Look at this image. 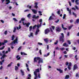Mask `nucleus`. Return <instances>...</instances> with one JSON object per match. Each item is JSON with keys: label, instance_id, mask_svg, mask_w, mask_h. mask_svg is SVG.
<instances>
[{"label": "nucleus", "instance_id": "f257e3e1", "mask_svg": "<svg viewBox=\"0 0 79 79\" xmlns=\"http://www.w3.org/2000/svg\"><path fill=\"white\" fill-rule=\"evenodd\" d=\"M50 31L52 33H53V30H52V29L51 27L49 28H49L46 29L44 30L45 34H48L49 32H50Z\"/></svg>", "mask_w": 79, "mask_h": 79}, {"label": "nucleus", "instance_id": "f03ea898", "mask_svg": "<svg viewBox=\"0 0 79 79\" xmlns=\"http://www.w3.org/2000/svg\"><path fill=\"white\" fill-rule=\"evenodd\" d=\"M61 36H60L59 38L60 39V42H62V43H63L64 42V34L63 33H61Z\"/></svg>", "mask_w": 79, "mask_h": 79}, {"label": "nucleus", "instance_id": "7ed1b4c3", "mask_svg": "<svg viewBox=\"0 0 79 79\" xmlns=\"http://www.w3.org/2000/svg\"><path fill=\"white\" fill-rule=\"evenodd\" d=\"M39 69H37L35 70V71L34 72V74L35 75V78L34 79H37L38 77H37V73H39Z\"/></svg>", "mask_w": 79, "mask_h": 79}, {"label": "nucleus", "instance_id": "20e7f679", "mask_svg": "<svg viewBox=\"0 0 79 79\" xmlns=\"http://www.w3.org/2000/svg\"><path fill=\"white\" fill-rule=\"evenodd\" d=\"M37 60H38V63L40 64V63H44V59L43 58H40V57H37Z\"/></svg>", "mask_w": 79, "mask_h": 79}, {"label": "nucleus", "instance_id": "39448f33", "mask_svg": "<svg viewBox=\"0 0 79 79\" xmlns=\"http://www.w3.org/2000/svg\"><path fill=\"white\" fill-rule=\"evenodd\" d=\"M22 23H23V26H25V25H26V26L27 27H29V26L30 24V23H24V22L23 21V22Z\"/></svg>", "mask_w": 79, "mask_h": 79}, {"label": "nucleus", "instance_id": "423d86ee", "mask_svg": "<svg viewBox=\"0 0 79 79\" xmlns=\"http://www.w3.org/2000/svg\"><path fill=\"white\" fill-rule=\"evenodd\" d=\"M78 68V67L77 66V64H75L73 66V70L74 71H75L76 69H77Z\"/></svg>", "mask_w": 79, "mask_h": 79}, {"label": "nucleus", "instance_id": "0eeeda50", "mask_svg": "<svg viewBox=\"0 0 79 79\" xmlns=\"http://www.w3.org/2000/svg\"><path fill=\"white\" fill-rule=\"evenodd\" d=\"M16 43L18 44V38H16L15 40L13 42H12V44H15Z\"/></svg>", "mask_w": 79, "mask_h": 79}, {"label": "nucleus", "instance_id": "6e6552de", "mask_svg": "<svg viewBox=\"0 0 79 79\" xmlns=\"http://www.w3.org/2000/svg\"><path fill=\"white\" fill-rule=\"evenodd\" d=\"M56 29L57 32H60L61 31V28L60 27H56Z\"/></svg>", "mask_w": 79, "mask_h": 79}, {"label": "nucleus", "instance_id": "1a4fd4ad", "mask_svg": "<svg viewBox=\"0 0 79 79\" xmlns=\"http://www.w3.org/2000/svg\"><path fill=\"white\" fill-rule=\"evenodd\" d=\"M6 57H7V56L5 54H4L2 56V57H1V60H2V59H4L5 58H6Z\"/></svg>", "mask_w": 79, "mask_h": 79}, {"label": "nucleus", "instance_id": "9d476101", "mask_svg": "<svg viewBox=\"0 0 79 79\" xmlns=\"http://www.w3.org/2000/svg\"><path fill=\"white\" fill-rule=\"evenodd\" d=\"M56 70L57 71H59L60 73H63V71L62 70H61V69H56Z\"/></svg>", "mask_w": 79, "mask_h": 79}, {"label": "nucleus", "instance_id": "9b49d317", "mask_svg": "<svg viewBox=\"0 0 79 79\" xmlns=\"http://www.w3.org/2000/svg\"><path fill=\"white\" fill-rule=\"evenodd\" d=\"M39 31H40L39 29V28H37L36 30V31L35 35H37V34H38V33L39 32Z\"/></svg>", "mask_w": 79, "mask_h": 79}, {"label": "nucleus", "instance_id": "f8f14e48", "mask_svg": "<svg viewBox=\"0 0 79 79\" xmlns=\"http://www.w3.org/2000/svg\"><path fill=\"white\" fill-rule=\"evenodd\" d=\"M37 57H35L34 59V63H35V62H36V63L37 62Z\"/></svg>", "mask_w": 79, "mask_h": 79}, {"label": "nucleus", "instance_id": "ddd939ff", "mask_svg": "<svg viewBox=\"0 0 79 79\" xmlns=\"http://www.w3.org/2000/svg\"><path fill=\"white\" fill-rule=\"evenodd\" d=\"M34 5H35L34 6V7L35 8H38V6H37V5H38V3L36 2L35 3Z\"/></svg>", "mask_w": 79, "mask_h": 79}, {"label": "nucleus", "instance_id": "4468645a", "mask_svg": "<svg viewBox=\"0 0 79 79\" xmlns=\"http://www.w3.org/2000/svg\"><path fill=\"white\" fill-rule=\"evenodd\" d=\"M64 47H68V44H66V43H65L63 44Z\"/></svg>", "mask_w": 79, "mask_h": 79}, {"label": "nucleus", "instance_id": "2eb2a0df", "mask_svg": "<svg viewBox=\"0 0 79 79\" xmlns=\"http://www.w3.org/2000/svg\"><path fill=\"white\" fill-rule=\"evenodd\" d=\"M31 10L32 11H33L34 13V14H36L37 13V10H34V9H32Z\"/></svg>", "mask_w": 79, "mask_h": 79}, {"label": "nucleus", "instance_id": "dca6fc26", "mask_svg": "<svg viewBox=\"0 0 79 79\" xmlns=\"http://www.w3.org/2000/svg\"><path fill=\"white\" fill-rule=\"evenodd\" d=\"M19 55H17L16 57V58H17V60H19L21 59V57H19Z\"/></svg>", "mask_w": 79, "mask_h": 79}, {"label": "nucleus", "instance_id": "f3484780", "mask_svg": "<svg viewBox=\"0 0 79 79\" xmlns=\"http://www.w3.org/2000/svg\"><path fill=\"white\" fill-rule=\"evenodd\" d=\"M62 27L64 29V30H66L67 29V28L64 27V25L63 24H62Z\"/></svg>", "mask_w": 79, "mask_h": 79}, {"label": "nucleus", "instance_id": "a211bd4d", "mask_svg": "<svg viewBox=\"0 0 79 79\" xmlns=\"http://www.w3.org/2000/svg\"><path fill=\"white\" fill-rule=\"evenodd\" d=\"M21 55H27V54L24 52H21Z\"/></svg>", "mask_w": 79, "mask_h": 79}, {"label": "nucleus", "instance_id": "6ab92c4d", "mask_svg": "<svg viewBox=\"0 0 79 79\" xmlns=\"http://www.w3.org/2000/svg\"><path fill=\"white\" fill-rule=\"evenodd\" d=\"M69 78V75H67L65 77V79H68Z\"/></svg>", "mask_w": 79, "mask_h": 79}, {"label": "nucleus", "instance_id": "aec40b11", "mask_svg": "<svg viewBox=\"0 0 79 79\" xmlns=\"http://www.w3.org/2000/svg\"><path fill=\"white\" fill-rule=\"evenodd\" d=\"M20 71L22 73V76H24V72H23V71L22 70H21Z\"/></svg>", "mask_w": 79, "mask_h": 79}, {"label": "nucleus", "instance_id": "412c9836", "mask_svg": "<svg viewBox=\"0 0 79 79\" xmlns=\"http://www.w3.org/2000/svg\"><path fill=\"white\" fill-rule=\"evenodd\" d=\"M52 19H53V18L52 17V16H51L49 19V20H52Z\"/></svg>", "mask_w": 79, "mask_h": 79}, {"label": "nucleus", "instance_id": "4be33fe9", "mask_svg": "<svg viewBox=\"0 0 79 79\" xmlns=\"http://www.w3.org/2000/svg\"><path fill=\"white\" fill-rule=\"evenodd\" d=\"M44 42H45L46 43H48V41L47 39H44Z\"/></svg>", "mask_w": 79, "mask_h": 79}, {"label": "nucleus", "instance_id": "5701e85b", "mask_svg": "<svg viewBox=\"0 0 79 79\" xmlns=\"http://www.w3.org/2000/svg\"><path fill=\"white\" fill-rule=\"evenodd\" d=\"M32 26H31L29 27V31H32Z\"/></svg>", "mask_w": 79, "mask_h": 79}, {"label": "nucleus", "instance_id": "b1692460", "mask_svg": "<svg viewBox=\"0 0 79 79\" xmlns=\"http://www.w3.org/2000/svg\"><path fill=\"white\" fill-rule=\"evenodd\" d=\"M79 22V19H77L76 20V22L75 23V24H76V23H78Z\"/></svg>", "mask_w": 79, "mask_h": 79}, {"label": "nucleus", "instance_id": "393cba45", "mask_svg": "<svg viewBox=\"0 0 79 79\" xmlns=\"http://www.w3.org/2000/svg\"><path fill=\"white\" fill-rule=\"evenodd\" d=\"M75 3L76 5H79V3L78 2V0H75Z\"/></svg>", "mask_w": 79, "mask_h": 79}, {"label": "nucleus", "instance_id": "a878e982", "mask_svg": "<svg viewBox=\"0 0 79 79\" xmlns=\"http://www.w3.org/2000/svg\"><path fill=\"white\" fill-rule=\"evenodd\" d=\"M50 55V52H48L47 54V55H44V56H46V57H47L48 56H49Z\"/></svg>", "mask_w": 79, "mask_h": 79}, {"label": "nucleus", "instance_id": "bb28decb", "mask_svg": "<svg viewBox=\"0 0 79 79\" xmlns=\"http://www.w3.org/2000/svg\"><path fill=\"white\" fill-rule=\"evenodd\" d=\"M5 47L4 46H2V48H0V50H3L4 48H5Z\"/></svg>", "mask_w": 79, "mask_h": 79}, {"label": "nucleus", "instance_id": "cd10ccee", "mask_svg": "<svg viewBox=\"0 0 79 79\" xmlns=\"http://www.w3.org/2000/svg\"><path fill=\"white\" fill-rule=\"evenodd\" d=\"M5 47L4 46H2V48H0V50H3L4 48H5Z\"/></svg>", "mask_w": 79, "mask_h": 79}, {"label": "nucleus", "instance_id": "c85d7f7f", "mask_svg": "<svg viewBox=\"0 0 79 79\" xmlns=\"http://www.w3.org/2000/svg\"><path fill=\"white\" fill-rule=\"evenodd\" d=\"M8 42V40H5L4 41V42L3 43H4V44H6V43H7Z\"/></svg>", "mask_w": 79, "mask_h": 79}, {"label": "nucleus", "instance_id": "c756f323", "mask_svg": "<svg viewBox=\"0 0 79 79\" xmlns=\"http://www.w3.org/2000/svg\"><path fill=\"white\" fill-rule=\"evenodd\" d=\"M36 27H37V25H35L34 26H33L32 27L33 29H35V28H36Z\"/></svg>", "mask_w": 79, "mask_h": 79}, {"label": "nucleus", "instance_id": "7c9ffc66", "mask_svg": "<svg viewBox=\"0 0 79 79\" xmlns=\"http://www.w3.org/2000/svg\"><path fill=\"white\" fill-rule=\"evenodd\" d=\"M73 15H74V16H75V18H76L77 17V15L74 12H73Z\"/></svg>", "mask_w": 79, "mask_h": 79}, {"label": "nucleus", "instance_id": "2f4dec72", "mask_svg": "<svg viewBox=\"0 0 79 79\" xmlns=\"http://www.w3.org/2000/svg\"><path fill=\"white\" fill-rule=\"evenodd\" d=\"M13 63V62H11L10 64H9L8 65L7 67H10L11 66V64Z\"/></svg>", "mask_w": 79, "mask_h": 79}, {"label": "nucleus", "instance_id": "473e14b6", "mask_svg": "<svg viewBox=\"0 0 79 79\" xmlns=\"http://www.w3.org/2000/svg\"><path fill=\"white\" fill-rule=\"evenodd\" d=\"M51 27L53 30H55V27L54 26H51Z\"/></svg>", "mask_w": 79, "mask_h": 79}, {"label": "nucleus", "instance_id": "72a5a7b5", "mask_svg": "<svg viewBox=\"0 0 79 79\" xmlns=\"http://www.w3.org/2000/svg\"><path fill=\"white\" fill-rule=\"evenodd\" d=\"M57 13L58 14V15H60V9H59L58 11L57 12Z\"/></svg>", "mask_w": 79, "mask_h": 79}, {"label": "nucleus", "instance_id": "f704fd0d", "mask_svg": "<svg viewBox=\"0 0 79 79\" xmlns=\"http://www.w3.org/2000/svg\"><path fill=\"white\" fill-rule=\"evenodd\" d=\"M66 14H64L63 17V19H65V18H66Z\"/></svg>", "mask_w": 79, "mask_h": 79}, {"label": "nucleus", "instance_id": "c9c22d12", "mask_svg": "<svg viewBox=\"0 0 79 79\" xmlns=\"http://www.w3.org/2000/svg\"><path fill=\"white\" fill-rule=\"evenodd\" d=\"M2 45H5V44H4V43H1V42H0V46H2Z\"/></svg>", "mask_w": 79, "mask_h": 79}, {"label": "nucleus", "instance_id": "e433bc0d", "mask_svg": "<svg viewBox=\"0 0 79 79\" xmlns=\"http://www.w3.org/2000/svg\"><path fill=\"white\" fill-rule=\"evenodd\" d=\"M36 17V15H33L32 17V18H33V19H35Z\"/></svg>", "mask_w": 79, "mask_h": 79}, {"label": "nucleus", "instance_id": "4c0bfd02", "mask_svg": "<svg viewBox=\"0 0 79 79\" xmlns=\"http://www.w3.org/2000/svg\"><path fill=\"white\" fill-rule=\"evenodd\" d=\"M27 17H28V18H31V14H28V15H27Z\"/></svg>", "mask_w": 79, "mask_h": 79}, {"label": "nucleus", "instance_id": "58836bf2", "mask_svg": "<svg viewBox=\"0 0 79 79\" xmlns=\"http://www.w3.org/2000/svg\"><path fill=\"white\" fill-rule=\"evenodd\" d=\"M77 55H76L75 56V58L76 59V60H78V59L77 58Z\"/></svg>", "mask_w": 79, "mask_h": 79}, {"label": "nucleus", "instance_id": "ea45409f", "mask_svg": "<svg viewBox=\"0 0 79 79\" xmlns=\"http://www.w3.org/2000/svg\"><path fill=\"white\" fill-rule=\"evenodd\" d=\"M22 48V47L21 46L19 47V48H18V51H19V50H20Z\"/></svg>", "mask_w": 79, "mask_h": 79}, {"label": "nucleus", "instance_id": "a19ab883", "mask_svg": "<svg viewBox=\"0 0 79 79\" xmlns=\"http://www.w3.org/2000/svg\"><path fill=\"white\" fill-rule=\"evenodd\" d=\"M18 69V67L17 66H15V70L16 71Z\"/></svg>", "mask_w": 79, "mask_h": 79}, {"label": "nucleus", "instance_id": "79ce46f5", "mask_svg": "<svg viewBox=\"0 0 79 79\" xmlns=\"http://www.w3.org/2000/svg\"><path fill=\"white\" fill-rule=\"evenodd\" d=\"M73 25H71L69 26V29H71V28L72 27H73Z\"/></svg>", "mask_w": 79, "mask_h": 79}, {"label": "nucleus", "instance_id": "37998d69", "mask_svg": "<svg viewBox=\"0 0 79 79\" xmlns=\"http://www.w3.org/2000/svg\"><path fill=\"white\" fill-rule=\"evenodd\" d=\"M67 42L69 44V45H70V44H71V41H70L69 40H68Z\"/></svg>", "mask_w": 79, "mask_h": 79}, {"label": "nucleus", "instance_id": "c03bdc74", "mask_svg": "<svg viewBox=\"0 0 79 79\" xmlns=\"http://www.w3.org/2000/svg\"><path fill=\"white\" fill-rule=\"evenodd\" d=\"M16 28L15 27H14V30H13V32H16Z\"/></svg>", "mask_w": 79, "mask_h": 79}, {"label": "nucleus", "instance_id": "a18cd8bd", "mask_svg": "<svg viewBox=\"0 0 79 79\" xmlns=\"http://www.w3.org/2000/svg\"><path fill=\"white\" fill-rule=\"evenodd\" d=\"M15 40V37H14V35H13V36L12 37V40Z\"/></svg>", "mask_w": 79, "mask_h": 79}, {"label": "nucleus", "instance_id": "49530a36", "mask_svg": "<svg viewBox=\"0 0 79 79\" xmlns=\"http://www.w3.org/2000/svg\"><path fill=\"white\" fill-rule=\"evenodd\" d=\"M8 33V31H6L4 32V34L5 35H6Z\"/></svg>", "mask_w": 79, "mask_h": 79}, {"label": "nucleus", "instance_id": "de8ad7c7", "mask_svg": "<svg viewBox=\"0 0 79 79\" xmlns=\"http://www.w3.org/2000/svg\"><path fill=\"white\" fill-rule=\"evenodd\" d=\"M27 11H29V10L28 9H27V10H24V12H27Z\"/></svg>", "mask_w": 79, "mask_h": 79}, {"label": "nucleus", "instance_id": "09e8293b", "mask_svg": "<svg viewBox=\"0 0 79 79\" xmlns=\"http://www.w3.org/2000/svg\"><path fill=\"white\" fill-rule=\"evenodd\" d=\"M13 20H14V21H18V20H17V19H16L15 18H14Z\"/></svg>", "mask_w": 79, "mask_h": 79}, {"label": "nucleus", "instance_id": "8fccbe9b", "mask_svg": "<svg viewBox=\"0 0 79 79\" xmlns=\"http://www.w3.org/2000/svg\"><path fill=\"white\" fill-rule=\"evenodd\" d=\"M67 68H68V69H69V70H71V67L68 66V67H67Z\"/></svg>", "mask_w": 79, "mask_h": 79}, {"label": "nucleus", "instance_id": "3c124183", "mask_svg": "<svg viewBox=\"0 0 79 79\" xmlns=\"http://www.w3.org/2000/svg\"><path fill=\"white\" fill-rule=\"evenodd\" d=\"M58 42V40H57L56 41V42L54 43V44H55V45H56L57 44Z\"/></svg>", "mask_w": 79, "mask_h": 79}, {"label": "nucleus", "instance_id": "603ef678", "mask_svg": "<svg viewBox=\"0 0 79 79\" xmlns=\"http://www.w3.org/2000/svg\"><path fill=\"white\" fill-rule=\"evenodd\" d=\"M69 6H71V2L69 1Z\"/></svg>", "mask_w": 79, "mask_h": 79}, {"label": "nucleus", "instance_id": "864d4df0", "mask_svg": "<svg viewBox=\"0 0 79 79\" xmlns=\"http://www.w3.org/2000/svg\"><path fill=\"white\" fill-rule=\"evenodd\" d=\"M24 20H25V19H24V18H22L21 19V20L22 21H24Z\"/></svg>", "mask_w": 79, "mask_h": 79}, {"label": "nucleus", "instance_id": "5fc2aeb1", "mask_svg": "<svg viewBox=\"0 0 79 79\" xmlns=\"http://www.w3.org/2000/svg\"><path fill=\"white\" fill-rule=\"evenodd\" d=\"M55 51H54L53 52V53H54V57H55Z\"/></svg>", "mask_w": 79, "mask_h": 79}, {"label": "nucleus", "instance_id": "6e6d98bb", "mask_svg": "<svg viewBox=\"0 0 79 79\" xmlns=\"http://www.w3.org/2000/svg\"><path fill=\"white\" fill-rule=\"evenodd\" d=\"M8 51L9 52H11V49H10V48H8Z\"/></svg>", "mask_w": 79, "mask_h": 79}, {"label": "nucleus", "instance_id": "4d7b16f0", "mask_svg": "<svg viewBox=\"0 0 79 79\" xmlns=\"http://www.w3.org/2000/svg\"><path fill=\"white\" fill-rule=\"evenodd\" d=\"M36 27H37V29H39V24H38V25H36Z\"/></svg>", "mask_w": 79, "mask_h": 79}, {"label": "nucleus", "instance_id": "13d9d810", "mask_svg": "<svg viewBox=\"0 0 79 79\" xmlns=\"http://www.w3.org/2000/svg\"><path fill=\"white\" fill-rule=\"evenodd\" d=\"M41 51H42L41 50H40V51H39V53H40V55H42V52H41Z\"/></svg>", "mask_w": 79, "mask_h": 79}, {"label": "nucleus", "instance_id": "bf43d9fd", "mask_svg": "<svg viewBox=\"0 0 79 79\" xmlns=\"http://www.w3.org/2000/svg\"><path fill=\"white\" fill-rule=\"evenodd\" d=\"M73 20H70V23H73Z\"/></svg>", "mask_w": 79, "mask_h": 79}, {"label": "nucleus", "instance_id": "052dcab7", "mask_svg": "<svg viewBox=\"0 0 79 79\" xmlns=\"http://www.w3.org/2000/svg\"><path fill=\"white\" fill-rule=\"evenodd\" d=\"M56 50H60V48H59L58 47H57L56 48Z\"/></svg>", "mask_w": 79, "mask_h": 79}, {"label": "nucleus", "instance_id": "680f3d73", "mask_svg": "<svg viewBox=\"0 0 79 79\" xmlns=\"http://www.w3.org/2000/svg\"><path fill=\"white\" fill-rule=\"evenodd\" d=\"M58 22H59V19H58L57 21H55V23H58Z\"/></svg>", "mask_w": 79, "mask_h": 79}, {"label": "nucleus", "instance_id": "e2e57ef3", "mask_svg": "<svg viewBox=\"0 0 79 79\" xmlns=\"http://www.w3.org/2000/svg\"><path fill=\"white\" fill-rule=\"evenodd\" d=\"M38 77L39 78H40V73H38Z\"/></svg>", "mask_w": 79, "mask_h": 79}, {"label": "nucleus", "instance_id": "0e129e2a", "mask_svg": "<svg viewBox=\"0 0 79 79\" xmlns=\"http://www.w3.org/2000/svg\"><path fill=\"white\" fill-rule=\"evenodd\" d=\"M72 66L71 63H70L69 64V65L68 66L70 67V66Z\"/></svg>", "mask_w": 79, "mask_h": 79}, {"label": "nucleus", "instance_id": "69168bd1", "mask_svg": "<svg viewBox=\"0 0 79 79\" xmlns=\"http://www.w3.org/2000/svg\"><path fill=\"white\" fill-rule=\"evenodd\" d=\"M67 36H69V32H67Z\"/></svg>", "mask_w": 79, "mask_h": 79}, {"label": "nucleus", "instance_id": "338daca9", "mask_svg": "<svg viewBox=\"0 0 79 79\" xmlns=\"http://www.w3.org/2000/svg\"><path fill=\"white\" fill-rule=\"evenodd\" d=\"M48 49H49V46L48 45H47V50H48Z\"/></svg>", "mask_w": 79, "mask_h": 79}, {"label": "nucleus", "instance_id": "774afa93", "mask_svg": "<svg viewBox=\"0 0 79 79\" xmlns=\"http://www.w3.org/2000/svg\"><path fill=\"white\" fill-rule=\"evenodd\" d=\"M39 22L40 23H42V19H40Z\"/></svg>", "mask_w": 79, "mask_h": 79}]
</instances>
